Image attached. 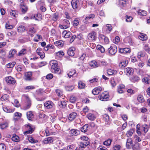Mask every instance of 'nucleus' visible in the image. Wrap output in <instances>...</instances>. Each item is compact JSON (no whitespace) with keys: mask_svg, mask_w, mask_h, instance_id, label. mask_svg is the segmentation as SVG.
<instances>
[{"mask_svg":"<svg viewBox=\"0 0 150 150\" xmlns=\"http://www.w3.org/2000/svg\"><path fill=\"white\" fill-rule=\"evenodd\" d=\"M50 64L51 66V70L53 73L59 74L61 73V70L58 66L57 62L55 60H53L50 61Z\"/></svg>","mask_w":150,"mask_h":150,"instance_id":"1","label":"nucleus"},{"mask_svg":"<svg viewBox=\"0 0 150 150\" xmlns=\"http://www.w3.org/2000/svg\"><path fill=\"white\" fill-rule=\"evenodd\" d=\"M24 97L26 99V104L23 107L24 110H26L29 109L31 105V101L29 97L27 96H24Z\"/></svg>","mask_w":150,"mask_h":150,"instance_id":"2","label":"nucleus"},{"mask_svg":"<svg viewBox=\"0 0 150 150\" xmlns=\"http://www.w3.org/2000/svg\"><path fill=\"white\" fill-rule=\"evenodd\" d=\"M109 52L111 55H114L117 51V48L116 46L114 44L111 45L110 48L108 49Z\"/></svg>","mask_w":150,"mask_h":150,"instance_id":"3","label":"nucleus"},{"mask_svg":"<svg viewBox=\"0 0 150 150\" xmlns=\"http://www.w3.org/2000/svg\"><path fill=\"white\" fill-rule=\"evenodd\" d=\"M108 98V92L107 91H105L99 96L100 99L104 101H107V99Z\"/></svg>","mask_w":150,"mask_h":150,"instance_id":"4","label":"nucleus"},{"mask_svg":"<svg viewBox=\"0 0 150 150\" xmlns=\"http://www.w3.org/2000/svg\"><path fill=\"white\" fill-rule=\"evenodd\" d=\"M69 133L70 136H76L80 134V132L78 129H72L69 130Z\"/></svg>","mask_w":150,"mask_h":150,"instance_id":"5","label":"nucleus"},{"mask_svg":"<svg viewBox=\"0 0 150 150\" xmlns=\"http://www.w3.org/2000/svg\"><path fill=\"white\" fill-rule=\"evenodd\" d=\"M27 127L28 128V130L24 132V134L26 135L28 134L32 133L34 131V129L33 126L30 124H28L27 125Z\"/></svg>","mask_w":150,"mask_h":150,"instance_id":"6","label":"nucleus"},{"mask_svg":"<svg viewBox=\"0 0 150 150\" xmlns=\"http://www.w3.org/2000/svg\"><path fill=\"white\" fill-rule=\"evenodd\" d=\"M88 38L89 40H96V33L95 32H92L89 33L88 35Z\"/></svg>","mask_w":150,"mask_h":150,"instance_id":"7","label":"nucleus"},{"mask_svg":"<svg viewBox=\"0 0 150 150\" xmlns=\"http://www.w3.org/2000/svg\"><path fill=\"white\" fill-rule=\"evenodd\" d=\"M5 80L7 83L12 85L14 84L16 82L15 79L11 76L6 77L5 78Z\"/></svg>","mask_w":150,"mask_h":150,"instance_id":"8","label":"nucleus"},{"mask_svg":"<svg viewBox=\"0 0 150 150\" xmlns=\"http://www.w3.org/2000/svg\"><path fill=\"white\" fill-rule=\"evenodd\" d=\"M54 104L51 101H48L44 104V106L46 108L49 109L53 107Z\"/></svg>","mask_w":150,"mask_h":150,"instance_id":"9","label":"nucleus"},{"mask_svg":"<svg viewBox=\"0 0 150 150\" xmlns=\"http://www.w3.org/2000/svg\"><path fill=\"white\" fill-rule=\"evenodd\" d=\"M79 3V0H72L71 2V5L73 9H76L77 8Z\"/></svg>","mask_w":150,"mask_h":150,"instance_id":"10","label":"nucleus"},{"mask_svg":"<svg viewBox=\"0 0 150 150\" xmlns=\"http://www.w3.org/2000/svg\"><path fill=\"white\" fill-rule=\"evenodd\" d=\"M25 79L26 81H30L31 80L32 74L31 72H25L24 74Z\"/></svg>","mask_w":150,"mask_h":150,"instance_id":"11","label":"nucleus"},{"mask_svg":"<svg viewBox=\"0 0 150 150\" xmlns=\"http://www.w3.org/2000/svg\"><path fill=\"white\" fill-rule=\"evenodd\" d=\"M102 90V88L100 86L95 88L92 90V92L94 95H97Z\"/></svg>","mask_w":150,"mask_h":150,"instance_id":"12","label":"nucleus"},{"mask_svg":"<svg viewBox=\"0 0 150 150\" xmlns=\"http://www.w3.org/2000/svg\"><path fill=\"white\" fill-rule=\"evenodd\" d=\"M20 10L23 14L25 13L28 11V8L26 5H21L20 6Z\"/></svg>","mask_w":150,"mask_h":150,"instance_id":"13","label":"nucleus"},{"mask_svg":"<svg viewBox=\"0 0 150 150\" xmlns=\"http://www.w3.org/2000/svg\"><path fill=\"white\" fill-rule=\"evenodd\" d=\"M133 72V69L130 67H127L125 69V73L127 75H132Z\"/></svg>","mask_w":150,"mask_h":150,"instance_id":"14","label":"nucleus"},{"mask_svg":"<svg viewBox=\"0 0 150 150\" xmlns=\"http://www.w3.org/2000/svg\"><path fill=\"white\" fill-rule=\"evenodd\" d=\"M77 115V113L75 112L71 113L69 116V119L71 121L73 120L76 117Z\"/></svg>","mask_w":150,"mask_h":150,"instance_id":"15","label":"nucleus"},{"mask_svg":"<svg viewBox=\"0 0 150 150\" xmlns=\"http://www.w3.org/2000/svg\"><path fill=\"white\" fill-rule=\"evenodd\" d=\"M76 71L75 70L73 69L71 70L67 74L69 78H71L73 75H75V77L77 76V74H76Z\"/></svg>","mask_w":150,"mask_h":150,"instance_id":"16","label":"nucleus"},{"mask_svg":"<svg viewBox=\"0 0 150 150\" xmlns=\"http://www.w3.org/2000/svg\"><path fill=\"white\" fill-rule=\"evenodd\" d=\"M71 34V33L70 32H67L66 30H64L62 33V35L65 38H69Z\"/></svg>","mask_w":150,"mask_h":150,"instance_id":"17","label":"nucleus"},{"mask_svg":"<svg viewBox=\"0 0 150 150\" xmlns=\"http://www.w3.org/2000/svg\"><path fill=\"white\" fill-rule=\"evenodd\" d=\"M75 50L74 47H71L67 51V53L68 54L71 56H73L74 54V51Z\"/></svg>","mask_w":150,"mask_h":150,"instance_id":"18","label":"nucleus"},{"mask_svg":"<svg viewBox=\"0 0 150 150\" xmlns=\"http://www.w3.org/2000/svg\"><path fill=\"white\" fill-rule=\"evenodd\" d=\"M125 88V86L123 84L120 85L117 88V92L120 93H122L124 92L123 89Z\"/></svg>","mask_w":150,"mask_h":150,"instance_id":"19","label":"nucleus"},{"mask_svg":"<svg viewBox=\"0 0 150 150\" xmlns=\"http://www.w3.org/2000/svg\"><path fill=\"white\" fill-rule=\"evenodd\" d=\"M26 115L27 118L29 120H32L33 117V115L32 111H29L27 112L26 113Z\"/></svg>","mask_w":150,"mask_h":150,"instance_id":"20","label":"nucleus"},{"mask_svg":"<svg viewBox=\"0 0 150 150\" xmlns=\"http://www.w3.org/2000/svg\"><path fill=\"white\" fill-rule=\"evenodd\" d=\"M16 51L15 49L11 50L9 53V54L8 55V57L9 58H11L13 57L14 55L16 53Z\"/></svg>","mask_w":150,"mask_h":150,"instance_id":"21","label":"nucleus"},{"mask_svg":"<svg viewBox=\"0 0 150 150\" xmlns=\"http://www.w3.org/2000/svg\"><path fill=\"white\" fill-rule=\"evenodd\" d=\"M53 141V139L52 137H48L45 138L44 141V143L45 144L51 143Z\"/></svg>","mask_w":150,"mask_h":150,"instance_id":"22","label":"nucleus"},{"mask_svg":"<svg viewBox=\"0 0 150 150\" xmlns=\"http://www.w3.org/2000/svg\"><path fill=\"white\" fill-rule=\"evenodd\" d=\"M132 144V139L130 138L128 139H127L126 143V146L127 148H129Z\"/></svg>","mask_w":150,"mask_h":150,"instance_id":"23","label":"nucleus"},{"mask_svg":"<svg viewBox=\"0 0 150 150\" xmlns=\"http://www.w3.org/2000/svg\"><path fill=\"white\" fill-rule=\"evenodd\" d=\"M55 45L58 47H62L64 44L63 42L61 40H58L56 41L54 43Z\"/></svg>","mask_w":150,"mask_h":150,"instance_id":"24","label":"nucleus"},{"mask_svg":"<svg viewBox=\"0 0 150 150\" xmlns=\"http://www.w3.org/2000/svg\"><path fill=\"white\" fill-rule=\"evenodd\" d=\"M128 64V61L127 60L123 61L120 62L119 64V67L122 68L125 67Z\"/></svg>","mask_w":150,"mask_h":150,"instance_id":"25","label":"nucleus"},{"mask_svg":"<svg viewBox=\"0 0 150 150\" xmlns=\"http://www.w3.org/2000/svg\"><path fill=\"white\" fill-rule=\"evenodd\" d=\"M58 105L61 108H64L66 106V103L64 101H60L58 102Z\"/></svg>","mask_w":150,"mask_h":150,"instance_id":"26","label":"nucleus"},{"mask_svg":"<svg viewBox=\"0 0 150 150\" xmlns=\"http://www.w3.org/2000/svg\"><path fill=\"white\" fill-rule=\"evenodd\" d=\"M64 55V53L62 51H59L56 53V58L61 57Z\"/></svg>","mask_w":150,"mask_h":150,"instance_id":"27","label":"nucleus"},{"mask_svg":"<svg viewBox=\"0 0 150 150\" xmlns=\"http://www.w3.org/2000/svg\"><path fill=\"white\" fill-rule=\"evenodd\" d=\"M21 116L22 114L21 113L16 112L14 114V119L16 120H17L18 119H20Z\"/></svg>","mask_w":150,"mask_h":150,"instance_id":"28","label":"nucleus"},{"mask_svg":"<svg viewBox=\"0 0 150 150\" xmlns=\"http://www.w3.org/2000/svg\"><path fill=\"white\" fill-rule=\"evenodd\" d=\"M90 65L91 67L93 68L97 67L99 66L97 62L95 61L91 62L90 63Z\"/></svg>","mask_w":150,"mask_h":150,"instance_id":"29","label":"nucleus"},{"mask_svg":"<svg viewBox=\"0 0 150 150\" xmlns=\"http://www.w3.org/2000/svg\"><path fill=\"white\" fill-rule=\"evenodd\" d=\"M27 53V50L25 49H22L18 53L19 56H22L24 55Z\"/></svg>","mask_w":150,"mask_h":150,"instance_id":"30","label":"nucleus"},{"mask_svg":"<svg viewBox=\"0 0 150 150\" xmlns=\"http://www.w3.org/2000/svg\"><path fill=\"white\" fill-rule=\"evenodd\" d=\"M3 110L5 112H14V109H8L7 107H3Z\"/></svg>","mask_w":150,"mask_h":150,"instance_id":"31","label":"nucleus"},{"mask_svg":"<svg viewBox=\"0 0 150 150\" xmlns=\"http://www.w3.org/2000/svg\"><path fill=\"white\" fill-rule=\"evenodd\" d=\"M138 13L139 15L145 16L147 15V12L145 11L139 10L138 11Z\"/></svg>","mask_w":150,"mask_h":150,"instance_id":"32","label":"nucleus"},{"mask_svg":"<svg viewBox=\"0 0 150 150\" xmlns=\"http://www.w3.org/2000/svg\"><path fill=\"white\" fill-rule=\"evenodd\" d=\"M87 117L88 119L91 120H93L96 119V117L94 115L91 113L88 114L87 115Z\"/></svg>","mask_w":150,"mask_h":150,"instance_id":"33","label":"nucleus"},{"mask_svg":"<svg viewBox=\"0 0 150 150\" xmlns=\"http://www.w3.org/2000/svg\"><path fill=\"white\" fill-rule=\"evenodd\" d=\"M139 77L137 76H133L130 78V80L133 82L139 81Z\"/></svg>","mask_w":150,"mask_h":150,"instance_id":"34","label":"nucleus"},{"mask_svg":"<svg viewBox=\"0 0 150 150\" xmlns=\"http://www.w3.org/2000/svg\"><path fill=\"white\" fill-rule=\"evenodd\" d=\"M96 48L97 50H100L101 53H103L105 52V49L101 45H98L97 46Z\"/></svg>","mask_w":150,"mask_h":150,"instance_id":"35","label":"nucleus"},{"mask_svg":"<svg viewBox=\"0 0 150 150\" xmlns=\"http://www.w3.org/2000/svg\"><path fill=\"white\" fill-rule=\"evenodd\" d=\"M25 30V28L23 25H21L18 28V32L22 33L24 32Z\"/></svg>","mask_w":150,"mask_h":150,"instance_id":"36","label":"nucleus"},{"mask_svg":"<svg viewBox=\"0 0 150 150\" xmlns=\"http://www.w3.org/2000/svg\"><path fill=\"white\" fill-rule=\"evenodd\" d=\"M88 124H86L84 125L81 128V131L83 132H86L88 130Z\"/></svg>","mask_w":150,"mask_h":150,"instance_id":"37","label":"nucleus"},{"mask_svg":"<svg viewBox=\"0 0 150 150\" xmlns=\"http://www.w3.org/2000/svg\"><path fill=\"white\" fill-rule=\"evenodd\" d=\"M107 72L108 75H111L113 74H116V71L113 69H109L107 70Z\"/></svg>","mask_w":150,"mask_h":150,"instance_id":"38","label":"nucleus"},{"mask_svg":"<svg viewBox=\"0 0 150 150\" xmlns=\"http://www.w3.org/2000/svg\"><path fill=\"white\" fill-rule=\"evenodd\" d=\"M137 100L140 103H143L144 101V97L140 95H139L137 97Z\"/></svg>","mask_w":150,"mask_h":150,"instance_id":"39","label":"nucleus"},{"mask_svg":"<svg viewBox=\"0 0 150 150\" xmlns=\"http://www.w3.org/2000/svg\"><path fill=\"white\" fill-rule=\"evenodd\" d=\"M134 132V130L133 129H130L129 130L127 131L126 134L127 136L128 137L131 136Z\"/></svg>","mask_w":150,"mask_h":150,"instance_id":"40","label":"nucleus"},{"mask_svg":"<svg viewBox=\"0 0 150 150\" xmlns=\"http://www.w3.org/2000/svg\"><path fill=\"white\" fill-rule=\"evenodd\" d=\"M78 87L81 89H83L85 88V84L81 81H79L78 82Z\"/></svg>","mask_w":150,"mask_h":150,"instance_id":"41","label":"nucleus"},{"mask_svg":"<svg viewBox=\"0 0 150 150\" xmlns=\"http://www.w3.org/2000/svg\"><path fill=\"white\" fill-rule=\"evenodd\" d=\"M29 32L31 36L33 37V34L35 33L36 31L33 27H32L30 28Z\"/></svg>","mask_w":150,"mask_h":150,"instance_id":"42","label":"nucleus"},{"mask_svg":"<svg viewBox=\"0 0 150 150\" xmlns=\"http://www.w3.org/2000/svg\"><path fill=\"white\" fill-rule=\"evenodd\" d=\"M16 64V63L15 62L10 63L6 64V67L8 68H12L14 67Z\"/></svg>","mask_w":150,"mask_h":150,"instance_id":"43","label":"nucleus"},{"mask_svg":"<svg viewBox=\"0 0 150 150\" xmlns=\"http://www.w3.org/2000/svg\"><path fill=\"white\" fill-rule=\"evenodd\" d=\"M64 25H65V27L66 28H69L70 25V23L68 20L67 19H64L63 21Z\"/></svg>","mask_w":150,"mask_h":150,"instance_id":"44","label":"nucleus"},{"mask_svg":"<svg viewBox=\"0 0 150 150\" xmlns=\"http://www.w3.org/2000/svg\"><path fill=\"white\" fill-rule=\"evenodd\" d=\"M127 0H120V4L121 6L125 7L126 6V2Z\"/></svg>","mask_w":150,"mask_h":150,"instance_id":"45","label":"nucleus"},{"mask_svg":"<svg viewBox=\"0 0 150 150\" xmlns=\"http://www.w3.org/2000/svg\"><path fill=\"white\" fill-rule=\"evenodd\" d=\"M95 17V15L93 14H91L89 15L86 16L84 20H83V21L85 22H86V21L90 19H93Z\"/></svg>","mask_w":150,"mask_h":150,"instance_id":"46","label":"nucleus"},{"mask_svg":"<svg viewBox=\"0 0 150 150\" xmlns=\"http://www.w3.org/2000/svg\"><path fill=\"white\" fill-rule=\"evenodd\" d=\"M28 139L30 142L32 143H37L38 142V140H35L31 137H29L28 138Z\"/></svg>","mask_w":150,"mask_h":150,"instance_id":"47","label":"nucleus"},{"mask_svg":"<svg viewBox=\"0 0 150 150\" xmlns=\"http://www.w3.org/2000/svg\"><path fill=\"white\" fill-rule=\"evenodd\" d=\"M112 142V140L110 139H108L106 141H105L103 142V144L106 146H109Z\"/></svg>","mask_w":150,"mask_h":150,"instance_id":"48","label":"nucleus"},{"mask_svg":"<svg viewBox=\"0 0 150 150\" xmlns=\"http://www.w3.org/2000/svg\"><path fill=\"white\" fill-rule=\"evenodd\" d=\"M148 78H144L142 79L143 81L145 82L148 84L150 83V76H148Z\"/></svg>","mask_w":150,"mask_h":150,"instance_id":"49","label":"nucleus"},{"mask_svg":"<svg viewBox=\"0 0 150 150\" xmlns=\"http://www.w3.org/2000/svg\"><path fill=\"white\" fill-rule=\"evenodd\" d=\"M103 120L105 122H108L109 120V116L106 114H105L103 116Z\"/></svg>","mask_w":150,"mask_h":150,"instance_id":"50","label":"nucleus"},{"mask_svg":"<svg viewBox=\"0 0 150 150\" xmlns=\"http://www.w3.org/2000/svg\"><path fill=\"white\" fill-rule=\"evenodd\" d=\"M76 100V97L74 96H71L70 98V101L72 103H74L75 102Z\"/></svg>","mask_w":150,"mask_h":150,"instance_id":"51","label":"nucleus"},{"mask_svg":"<svg viewBox=\"0 0 150 150\" xmlns=\"http://www.w3.org/2000/svg\"><path fill=\"white\" fill-rule=\"evenodd\" d=\"M10 14L12 16L14 17H16L18 16V14L15 11L11 10L10 11Z\"/></svg>","mask_w":150,"mask_h":150,"instance_id":"52","label":"nucleus"},{"mask_svg":"<svg viewBox=\"0 0 150 150\" xmlns=\"http://www.w3.org/2000/svg\"><path fill=\"white\" fill-rule=\"evenodd\" d=\"M88 108L87 106L83 108V110L81 111V114H85L88 111Z\"/></svg>","mask_w":150,"mask_h":150,"instance_id":"53","label":"nucleus"},{"mask_svg":"<svg viewBox=\"0 0 150 150\" xmlns=\"http://www.w3.org/2000/svg\"><path fill=\"white\" fill-rule=\"evenodd\" d=\"M143 131L145 133L147 132L148 130V125H144L142 126Z\"/></svg>","mask_w":150,"mask_h":150,"instance_id":"54","label":"nucleus"},{"mask_svg":"<svg viewBox=\"0 0 150 150\" xmlns=\"http://www.w3.org/2000/svg\"><path fill=\"white\" fill-rule=\"evenodd\" d=\"M8 124L6 122L0 124V127L2 129H4L8 127Z\"/></svg>","mask_w":150,"mask_h":150,"instance_id":"55","label":"nucleus"},{"mask_svg":"<svg viewBox=\"0 0 150 150\" xmlns=\"http://www.w3.org/2000/svg\"><path fill=\"white\" fill-rule=\"evenodd\" d=\"M42 38V37L40 35L37 34L35 37L34 40L36 42H38V40H40Z\"/></svg>","mask_w":150,"mask_h":150,"instance_id":"56","label":"nucleus"},{"mask_svg":"<svg viewBox=\"0 0 150 150\" xmlns=\"http://www.w3.org/2000/svg\"><path fill=\"white\" fill-rule=\"evenodd\" d=\"M8 96L7 94H5L2 96L1 98V100L2 101H5L7 100Z\"/></svg>","mask_w":150,"mask_h":150,"instance_id":"57","label":"nucleus"},{"mask_svg":"<svg viewBox=\"0 0 150 150\" xmlns=\"http://www.w3.org/2000/svg\"><path fill=\"white\" fill-rule=\"evenodd\" d=\"M140 39L142 40H146L147 39V37L145 34H142L140 36Z\"/></svg>","mask_w":150,"mask_h":150,"instance_id":"58","label":"nucleus"},{"mask_svg":"<svg viewBox=\"0 0 150 150\" xmlns=\"http://www.w3.org/2000/svg\"><path fill=\"white\" fill-rule=\"evenodd\" d=\"M134 138L135 139V141L136 143L140 142L141 141V139L137 135H135L134 136Z\"/></svg>","mask_w":150,"mask_h":150,"instance_id":"59","label":"nucleus"},{"mask_svg":"<svg viewBox=\"0 0 150 150\" xmlns=\"http://www.w3.org/2000/svg\"><path fill=\"white\" fill-rule=\"evenodd\" d=\"M74 86H69L65 87L66 90L68 91H71L74 88Z\"/></svg>","mask_w":150,"mask_h":150,"instance_id":"60","label":"nucleus"},{"mask_svg":"<svg viewBox=\"0 0 150 150\" xmlns=\"http://www.w3.org/2000/svg\"><path fill=\"white\" fill-rule=\"evenodd\" d=\"M12 139L14 142H18L19 141V137L17 136H13L12 137Z\"/></svg>","mask_w":150,"mask_h":150,"instance_id":"61","label":"nucleus"},{"mask_svg":"<svg viewBox=\"0 0 150 150\" xmlns=\"http://www.w3.org/2000/svg\"><path fill=\"white\" fill-rule=\"evenodd\" d=\"M6 146L3 143L0 144V150H6Z\"/></svg>","mask_w":150,"mask_h":150,"instance_id":"62","label":"nucleus"},{"mask_svg":"<svg viewBox=\"0 0 150 150\" xmlns=\"http://www.w3.org/2000/svg\"><path fill=\"white\" fill-rule=\"evenodd\" d=\"M35 19L37 21H40L41 20V15L40 14H37L36 16H34Z\"/></svg>","mask_w":150,"mask_h":150,"instance_id":"63","label":"nucleus"},{"mask_svg":"<svg viewBox=\"0 0 150 150\" xmlns=\"http://www.w3.org/2000/svg\"><path fill=\"white\" fill-rule=\"evenodd\" d=\"M56 93L58 96L61 97L62 95V92L59 90H56Z\"/></svg>","mask_w":150,"mask_h":150,"instance_id":"64","label":"nucleus"}]
</instances>
